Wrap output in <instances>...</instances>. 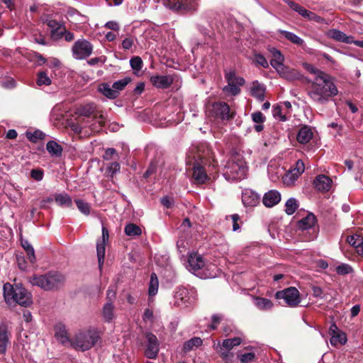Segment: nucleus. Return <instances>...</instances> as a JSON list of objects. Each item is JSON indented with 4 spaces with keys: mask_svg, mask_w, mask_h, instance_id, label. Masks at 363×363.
I'll return each mask as SVG.
<instances>
[{
    "mask_svg": "<svg viewBox=\"0 0 363 363\" xmlns=\"http://www.w3.org/2000/svg\"><path fill=\"white\" fill-rule=\"evenodd\" d=\"M337 94V88L329 74L320 79L319 81L312 82L311 88L308 91V95L311 99L320 105L326 104Z\"/></svg>",
    "mask_w": 363,
    "mask_h": 363,
    "instance_id": "f257e3e1",
    "label": "nucleus"
},
{
    "mask_svg": "<svg viewBox=\"0 0 363 363\" xmlns=\"http://www.w3.org/2000/svg\"><path fill=\"white\" fill-rule=\"evenodd\" d=\"M3 289L5 301L10 307L19 305L24 308H29L33 303L31 292L21 283L13 284L6 283Z\"/></svg>",
    "mask_w": 363,
    "mask_h": 363,
    "instance_id": "f03ea898",
    "label": "nucleus"
},
{
    "mask_svg": "<svg viewBox=\"0 0 363 363\" xmlns=\"http://www.w3.org/2000/svg\"><path fill=\"white\" fill-rule=\"evenodd\" d=\"M101 338L100 332L96 328L90 327L76 334L71 345L74 349L84 352L94 347Z\"/></svg>",
    "mask_w": 363,
    "mask_h": 363,
    "instance_id": "7ed1b4c3",
    "label": "nucleus"
},
{
    "mask_svg": "<svg viewBox=\"0 0 363 363\" xmlns=\"http://www.w3.org/2000/svg\"><path fill=\"white\" fill-rule=\"evenodd\" d=\"M65 280V277L62 274L57 272H49L43 275H33L30 282L33 286L49 291L63 286Z\"/></svg>",
    "mask_w": 363,
    "mask_h": 363,
    "instance_id": "20e7f679",
    "label": "nucleus"
},
{
    "mask_svg": "<svg viewBox=\"0 0 363 363\" xmlns=\"http://www.w3.org/2000/svg\"><path fill=\"white\" fill-rule=\"evenodd\" d=\"M164 7L180 15H193L199 10L200 0H162Z\"/></svg>",
    "mask_w": 363,
    "mask_h": 363,
    "instance_id": "39448f33",
    "label": "nucleus"
},
{
    "mask_svg": "<svg viewBox=\"0 0 363 363\" xmlns=\"http://www.w3.org/2000/svg\"><path fill=\"white\" fill-rule=\"evenodd\" d=\"M206 112L209 117L222 121H229L234 118L235 113L230 110L229 105L224 101L208 102L206 105Z\"/></svg>",
    "mask_w": 363,
    "mask_h": 363,
    "instance_id": "423d86ee",
    "label": "nucleus"
},
{
    "mask_svg": "<svg viewBox=\"0 0 363 363\" xmlns=\"http://www.w3.org/2000/svg\"><path fill=\"white\" fill-rule=\"evenodd\" d=\"M213 156V152L209 145L206 143H201L196 145H192L188 153L186 164L191 165L192 162H200L207 164L210 162Z\"/></svg>",
    "mask_w": 363,
    "mask_h": 363,
    "instance_id": "0eeeda50",
    "label": "nucleus"
},
{
    "mask_svg": "<svg viewBox=\"0 0 363 363\" xmlns=\"http://www.w3.org/2000/svg\"><path fill=\"white\" fill-rule=\"evenodd\" d=\"M225 175L233 179H241L245 177L247 166L242 157L239 155L232 156L225 166Z\"/></svg>",
    "mask_w": 363,
    "mask_h": 363,
    "instance_id": "6e6552de",
    "label": "nucleus"
},
{
    "mask_svg": "<svg viewBox=\"0 0 363 363\" xmlns=\"http://www.w3.org/2000/svg\"><path fill=\"white\" fill-rule=\"evenodd\" d=\"M277 299H283L289 307H296L301 302L300 293L296 287H289L275 294Z\"/></svg>",
    "mask_w": 363,
    "mask_h": 363,
    "instance_id": "1a4fd4ad",
    "label": "nucleus"
},
{
    "mask_svg": "<svg viewBox=\"0 0 363 363\" xmlns=\"http://www.w3.org/2000/svg\"><path fill=\"white\" fill-rule=\"evenodd\" d=\"M93 48V45L87 40L79 39L72 45V55L77 60L86 59L92 54Z\"/></svg>",
    "mask_w": 363,
    "mask_h": 363,
    "instance_id": "9d476101",
    "label": "nucleus"
},
{
    "mask_svg": "<svg viewBox=\"0 0 363 363\" xmlns=\"http://www.w3.org/2000/svg\"><path fill=\"white\" fill-rule=\"evenodd\" d=\"M145 336L147 344L145 354L149 359H155L160 351L159 340L157 336L152 333H147Z\"/></svg>",
    "mask_w": 363,
    "mask_h": 363,
    "instance_id": "9b49d317",
    "label": "nucleus"
},
{
    "mask_svg": "<svg viewBox=\"0 0 363 363\" xmlns=\"http://www.w3.org/2000/svg\"><path fill=\"white\" fill-rule=\"evenodd\" d=\"M192 162V179H194V183L198 184H204L208 179H209L204 168V165L206 164L201 163L200 162Z\"/></svg>",
    "mask_w": 363,
    "mask_h": 363,
    "instance_id": "f8f14e48",
    "label": "nucleus"
},
{
    "mask_svg": "<svg viewBox=\"0 0 363 363\" xmlns=\"http://www.w3.org/2000/svg\"><path fill=\"white\" fill-rule=\"evenodd\" d=\"M329 334L331 336L330 344L333 346L343 345L347 342L346 334L340 331L335 323L330 325Z\"/></svg>",
    "mask_w": 363,
    "mask_h": 363,
    "instance_id": "ddd939ff",
    "label": "nucleus"
},
{
    "mask_svg": "<svg viewBox=\"0 0 363 363\" xmlns=\"http://www.w3.org/2000/svg\"><path fill=\"white\" fill-rule=\"evenodd\" d=\"M11 332L5 323L0 324V353L5 354L11 345Z\"/></svg>",
    "mask_w": 363,
    "mask_h": 363,
    "instance_id": "4468645a",
    "label": "nucleus"
},
{
    "mask_svg": "<svg viewBox=\"0 0 363 363\" xmlns=\"http://www.w3.org/2000/svg\"><path fill=\"white\" fill-rule=\"evenodd\" d=\"M332 179L324 174H319L313 180V186L315 189L319 191H328L331 188Z\"/></svg>",
    "mask_w": 363,
    "mask_h": 363,
    "instance_id": "2eb2a0df",
    "label": "nucleus"
},
{
    "mask_svg": "<svg viewBox=\"0 0 363 363\" xmlns=\"http://www.w3.org/2000/svg\"><path fill=\"white\" fill-rule=\"evenodd\" d=\"M150 80L152 84L157 89H165L173 84V79L167 75H153L151 76Z\"/></svg>",
    "mask_w": 363,
    "mask_h": 363,
    "instance_id": "dca6fc26",
    "label": "nucleus"
},
{
    "mask_svg": "<svg viewBox=\"0 0 363 363\" xmlns=\"http://www.w3.org/2000/svg\"><path fill=\"white\" fill-rule=\"evenodd\" d=\"M242 201L245 206H255L260 201V196L251 189H245L242 195Z\"/></svg>",
    "mask_w": 363,
    "mask_h": 363,
    "instance_id": "f3484780",
    "label": "nucleus"
},
{
    "mask_svg": "<svg viewBox=\"0 0 363 363\" xmlns=\"http://www.w3.org/2000/svg\"><path fill=\"white\" fill-rule=\"evenodd\" d=\"M279 74L281 78L290 82L300 80L303 77L297 69H292L286 66L281 67Z\"/></svg>",
    "mask_w": 363,
    "mask_h": 363,
    "instance_id": "a211bd4d",
    "label": "nucleus"
},
{
    "mask_svg": "<svg viewBox=\"0 0 363 363\" xmlns=\"http://www.w3.org/2000/svg\"><path fill=\"white\" fill-rule=\"evenodd\" d=\"M328 36L335 41L347 44H352L353 42V36L347 35L345 33L337 29L329 30L328 31Z\"/></svg>",
    "mask_w": 363,
    "mask_h": 363,
    "instance_id": "6ab92c4d",
    "label": "nucleus"
},
{
    "mask_svg": "<svg viewBox=\"0 0 363 363\" xmlns=\"http://www.w3.org/2000/svg\"><path fill=\"white\" fill-rule=\"evenodd\" d=\"M281 200L280 194L275 190H271L267 192L262 199L264 205L267 207H272L278 203Z\"/></svg>",
    "mask_w": 363,
    "mask_h": 363,
    "instance_id": "aec40b11",
    "label": "nucleus"
},
{
    "mask_svg": "<svg viewBox=\"0 0 363 363\" xmlns=\"http://www.w3.org/2000/svg\"><path fill=\"white\" fill-rule=\"evenodd\" d=\"M316 223V218L313 213H308L305 218L298 221V227L302 230H311L315 232L314 225Z\"/></svg>",
    "mask_w": 363,
    "mask_h": 363,
    "instance_id": "412c9836",
    "label": "nucleus"
},
{
    "mask_svg": "<svg viewBox=\"0 0 363 363\" xmlns=\"http://www.w3.org/2000/svg\"><path fill=\"white\" fill-rule=\"evenodd\" d=\"M313 133L311 128L304 125L300 128L296 136L297 141L301 144H306L312 139Z\"/></svg>",
    "mask_w": 363,
    "mask_h": 363,
    "instance_id": "4be33fe9",
    "label": "nucleus"
},
{
    "mask_svg": "<svg viewBox=\"0 0 363 363\" xmlns=\"http://www.w3.org/2000/svg\"><path fill=\"white\" fill-rule=\"evenodd\" d=\"M191 269L197 271L204 267L205 262L203 257L197 253L191 254L188 259Z\"/></svg>",
    "mask_w": 363,
    "mask_h": 363,
    "instance_id": "5701e85b",
    "label": "nucleus"
},
{
    "mask_svg": "<svg viewBox=\"0 0 363 363\" xmlns=\"http://www.w3.org/2000/svg\"><path fill=\"white\" fill-rule=\"evenodd\" d=\"M98 90L103 95L110 99H115L119 96V93L117 90H114L113 88L111 87L107 83H102L99 85Z\"/></svg>",
    "mask_w": 363,
    "mask_h": 363,
    "instance_id": "b1692460",
    "label": "nucleus"
},
{
    "mask_svg": "<svg viewBox=\"0 0 363 363\" xmlns=\"http://www.w3.org/2000/svg\"><path fill=\"white\" fill-rule=\"evenodd\" d=\"M114 305L112 300L108 301L102 309V316L105 322L110 323L114 318Z\"/></svg>",
    "mask_w": 363,
    "mask_h": 363,
    "instance_id": "393cba45",
    "label": "nucleus"
},
{
    "mask_svg": "<svg viewBox=\"0 0 363 363\" xmlns=\"http://www.w3.org/2000/svg\"><path fill=\"white\" fill-rule=\"evenodd\" d=\"M252 95L259 101L264 100V86L259 84L257 81L254 82L251 89Z\"/></svg>",
    "mask_w": 363,
    "mask_h": 363,
    "instance_id": "a878e982",
    "label": "nucleus"
},
{
    "mask_svg": "<svg viewBox=\"0 0 363 363\" xmlns=\"http://www.w3.org/2000/svg\"><path fill=\"white\" fill-rule=\"evenodd\" d=\"M46 149L52 156L60 157L62 155V147L54 140H50L48 142Z\"/></svg>",
    "mask_w": 363,
    "mask_h": 363,
    "instance_id": "bb28decb",
    "label": "nucleus"
},
{
    "mask_svg": "<svg viewBox=\"0 0 363 363\" xmlns=\"http://www.w3.org/2000/svg\"><path fill=\"white\" fill-rule=\"evenodd\" d=\"M348 243L357 249L359 255H363V238L357 235L349 236L347 239Z\"/></svg>",
    "mask_w": 363,
    "mask_h": 363,
    "instance_id": "cd10ccee",
    "label": "nucleus"
},
{
    "mask_svg": "<svg viewBox=\"0 0 363 363\" xmlns=\"http://www.w3.org/2000/svg\"><path fill=\"white\" fill-rule=\"evenodd\" d=\"M224 72L225 78L228 84H233L242 86L245 84V79L242 77L236 76L235 72L234 70H225Z\"/></svg>",
    "mask_w": 363,
    "mask_h": 363,
    "instance_id": "c85d7f7f",
    "label": "nucleus"
},
{
    "mask_svg": "<svg viewBox=\"0 0 363 363\" xmlns=\"http://www.w3.org/2000/svg\"><path fill=\"white\" fill-rule=\"evenodd\" d=\"M55 335L57 339H60L62 342L68 340L67 330L65 324L62 323H57L54 327Z\"/></svg>",
    "mask_w": 363,
    "mask_h": 363,
    "instance_id": "c756f323",
    "label": "nucleus"
},
{
    "mask_svg": "<svg viewBox=\"0 0 363 363\" xmlns=\"http://www.w3.org/2000/svg\"><path fill=\"white\" fill-rule=\"evenodd\" d=\"M203 343V340L201 337H194L184 343L183 351L188 352L193 350L194 348L200 347Z\"/></svg>",
    "mask_w": 363,
    "mask_h": 363,
    "instance_id": "7c9ffc66",
    "label": "nucleus"
},
{
    "mask_svg": "<svg viewBox=\"0 0 363 363\" xmlns=\"http://www.w3.org/2000/svg\"><path fill=\"white\" fill-rule=\"evenodd\" d=\"M278 32L286 39H287L291 43H292L296 45H302L304 43L303 39H301L300 37H298L294 33L284 30H279Z\"/></svg>",
    "mask_w": 363,
    "mask_h": 363,
    "instance_id": "2f4dec72",
    "label": "nucleus"
},
{
    "mask_svg": "<svg viewBox=\"0 0 363 363\" xmlns=\"http://www.w3.org/2000/svg\"><path fill=\"white\" fill-rule=\"evenodd\" d=\"M55 200L60 206L72 207V198L67 194H57L55 196Z\"/></svg>",
    "mask_w": 363,
    "mask_h": 363,
    "instance_id": "473e14b6",
    "label": "nucleus"
},
{
    "mask_svg": "<svg viewBox=\"0 0 363 363\" xmlns=\"http://www.w3.org/2000/svg\"><path fill=\"white\" fill-rule=\"evenodd\" d=\"M80 115L88 118L93 116L94 119H97L99 116L96 113V106L94 104L82 106L80 109Z\"/></svg>",
    "mask_w": 363,
    "mask_h": 363,
    "instance_id": "72a5a7b5",
    "label": "nucleus"
},
{
    "mask_svg": "<svg viewBox=\"0 0 363 363\" xmlns=\"http://www.w3.org/2000/svg\"><path fill=\"white\" fill-rule=\"evenodd\" d=\"M303 66L308 72L315 75L314 80L319 81L320 79L324 78V77L328 75V74L317 69L311 64L306 62L303 64Z\"/></svg>",
    "mask_w": 363,
    "mask_h": 363,
    "instance_id": "f704fd0d",
    "label": "nucleus"
},
{
    "mask_svg": "<svg viewBox=\"0 0 363 363\" xmlns=\"http://www.w3.org/2000/svg\"><path fill=\"white\" fill-rule=\"evenodd\" d=\"M255 305L260 310H269L272 308L273 303L268 298L257 296L255 298Z\"/></svg>",
    "mask_w": 363,
    "mask_h": 363,
    "instance_id": "c9c22d12",
    "label": "nucleus"
},
{
    "mask_svg": "<svg viewBox=\"0 0 363 363\" xmlns=\"http://www.w3.org/2000/svg\"><path fill=\"white\" fill-rule=\"evenodd\" d=\"M97 257L99 267L101 269L104 262L105 252H106V243L98 242L96 245Z\"/></svg>",
    "mask_w": 363,
    "mask_h": 363,
    "instance_id": "e433bc0d",
    "label": "nucleus"
},
{
    "mask_svg": "<svg viewBox=\"0 0 363 363\" xmlns=\"http://www.w3.org/2000/svg\"><path fill=\"white\" fill-rule=\"evenodd\" d=\"M159 281L155 273H152L149 284V296H155L158 291Z\"/></svg>",
    "mask_w": 363,
    "mask_h": 363,
    "instance_id": "4c0bfd02",
    "label": "nucleus"
},
{
    "mask_svg": "<svg viewBox=\"0 0 363 363\" xmlns=\"http://www.w3.org/2000/svg\"><path fill=\"white\" fill-rule=\"evenodd\" d=\"M124 231L128 236L130 237L140 235L142 233L141 228L134 223L127 224L125 227Z\"/></svg>",
    "mask_w": 363,
    "mask_h": 363,
    "instance_id": "58836bf2",
    "label": "nucleus"
},
{
    "mask_svg": "<svg viewBox=\"0 0 363 363\" xmlns=\"http://www.w3.org/2000/svg\"><path fill=\"white\" fill-rule=\"evenodd\" d=\"M285 212L288 215H292L298 209V204L294 198H290L285 203Z\"/></svg>",
    "mask_w": 363,
    "mask_h": 363,
    "instance_id": "ea45409f",
    "label": "nucleus"
},
{
    "mask_svg": "<svg viewBox=\"0 0 363 363\" xmlns=\"http://www.w3.org/2000/svg\"><path fill=\"white\" fill-rule=\"evenodd\" d=\"M51 79L45 71H40L38 73L36 83L38 86H48L51 84Z\"/></svg>",
    "mask_w": 363,
    "mask_h": 363,
    "instance_id": "a19ab883",
    "label": "nucleus"
},
{
    "mask_svg": "<svg viewBox=\"0 0 363 363\" xmlns=\"http://www.w3.org/2000/svg\"><path fill=\"white\" fill-rule=\"evenodd\" d=\"M242 340L240 337H236L230 339H225L223 341L222 347L226 350H231L235 346H238L241 344Z\"/></svg>",
    "mask_w": 363,
    "mask_h": 363,
    "instance_id": "79ce46f5",
    "label": "nucleus"
},
{
    "mask_svg": "<svg viewBox=\"0 0 363 363\" xmlns=\"http://www.w3.org/2000/svg\"><path fill=\"white\" fill-rule=\"evenodd\" d=\"M75 203L79 209V211L86 215L88 216L90 213L91 206L89 203L85 202L82 199H76Z\"/></svg>",
    "mask_w": 363,
    "mask_h": 363,
    "instance_id": "37998d69",
    "label": "nucleus"
},
{
    "mask_svg": "<svg viewBox=\"0 0 363 363\" xmlns=\"http://www.w3.org/2000/svg\"><path fill=\"white\" fill-rule=\"evenodd\" d=\"M26 136L28 140L32 143H37L39 140H43L45 137V134L39 130H35L33 133L26 132Z\"/></svg>",
    "mask_w": 363,
    "mask_h": 363,
    "instance_id": "c03bdc74",
    "label": "nucleus"
},
{
    "mask_svg": "<svg viewBox=\"0 0 363 363\" xmlns=\"http://www.w3.org/2000/svg\"><path fill=\"white\" fill-rule=\"evenodd\" d=\"M299 176L300 174L292 170L285 174L283 177V182L288 186L293 185Z\"/></svg>",
    "mask_w": 363,
    "mask_h": 363,
    "instance_id": "a18cd8bd",
    "label": "nucleus"
},
{
    "mask_svg": "<svg viewBox=\"0 0 363 363\" xmlns=\"http://www.w3.org/2000/svg\"><path fill=\"white\" fill-rule=\"evenodd\" d=\"M131 82L130 77H125L122 79L118 80L115 82L113 85L112 88L114 89V90H117L119 93L120 91H122L124 89V88Z\"/></svg>",
    "mask_w": 363,
    "mask_h": 363,
    "instance_id": "49530a36",
    "label": "nucleus"
},
{
    "mask_svg": "<svg viewBox=\"0 0 363 363\" xmlns=\"http://www.w3.org/2000/svg\"><path fill=\"white\" fill-rule=\"evenodd\" d=\"M95 122L91 125V129L95 132H99L105 125V120L104 116L100 114L97 119H94Z\"/></svg>",
    "mask_w": 363,
    "mask_h": 363,
    "instance_id": "de8ad7c7",
    "label": "nucleus"
},
{
    "mask_svg": "<svg viewBox=\"0 0 363 363\" xmlns=\"http://www.w3.org/2000/svg\"><path fill=\"white\" fill-rule=\"evenodd\" d=\"M175 298L180 300L182 303L186 304L189 303V297L188 296V291L186 289H180L175 294Z\"/></svg>",
    "mask_w": 363,
    "mask_h": 363,
    "instance_id": "09e8293b",
    "label": "nucleus"
},
{
    "mask_svg": "<svg viewBox=\"0 0 363 363\" xmlns=\"http://www.w3.org/2000/svg\"><path fill=\"white\" fill-rule=\"evenodd\" d=\"M131 68L135 71H140L143 68V62L140 57L134 56L130 60Z\"/></svg>",
    "mask_w": 363,
    "mask_h": 363,
    "instance_id": "8fccbe9b",
    "label": "nucleus"
},
{
    "mask_svg": "<svg viewBox=\"0 0 363 363\" xmlns=\"http://www.w3.org/2000/svg\"><path fill=\"white\" fill-rule=\"evenodd\" d=\"M289 5L294 11L298 12L304 18H306L307 14H308V10L296 2L290 1Z\"/></svg>",
    "mask_w": 363,
    "mask_h": 363,
    "instance_id": "3c124183",
    "label": "nucleus"
},
{
    "mask_svg": "<svg viewBox=\"0 0 363 363\" xmlns=\"http://www.w3.org/2000/svg\"><path fill=\"white\" fill-rule=\"evenodd\" d=\"M47 26L52 28L51 35H54L57 32V28H61V26L59 22L54 19H50L48 17L44 21Z\"/></svg>",
    "mask_w": 363,
    "mask_h": 363,
    "instance_id": "603ef678",
    "label": "nucleus"
},
{
    "mask_svg": "<svg viewBox=\"0 0 363 363\" xmlns=\"http://www.w3.org/2000/svg\"><path fill=\"white\" fill-rule=\"evenodd\" d=\"M43 177L44 171L40 168L33 169L30 171V177L37 182L43 180Z\"/></svg>",
    "mask_w": 363,
    "mask_h": 363,
    "instance_id": "864d4df0",
    "label": "nucleus"
},
{
    "mask_svg": "<svg viewBox=\"0 0 363 363\" xmlns=\"http://www.w3.org/2000/svg\"><path fill=\"white\" fill-rule=\"evenodd\" d=\"M336 272L340 275H346L352 272V268L349 264H342L337 267Z\"/></svg>",
    "mask_w": 363,
    "mask_h": 363,
    "instance_id": "5fc2aeb1",
    "label": "nucleus"
},
{
    "mask_svg": "<svg viewBox=\"0 0 363 363\" xmlns=\"http://www.w3.org/2000/svg\"><path fill=\"white\" fill-rule=\"evenodd\" d=\"M241 363H251L255 360L254 352L245 353L239 356Z\"/></svg>",
    "mask_w": 363,
    "mask_h": 363,
    "instance_id": "6e6d98bb",
    "label": "nucleus"
},
{
    "mask_svg": "<svg viewBox=\"0 0 363 363\" xmlns=\"http://www.w3.org/2000/svg\"><path fill=\"white\" fill-rule=\"evenodd\" d=\"M255 62L256 64L262 66L264 68H267L269 67L267 59L262 54L257 53L255 55Z\"/></svg>",
    "mask_w": 363,
    "mask_h": 363,
    "instance_id": "4d7b16f0",
    "label": "nucleus"
},
{
    "mask_svg": "<svg viewBox=\"0 0 363 363\" xmlns=\"http://www.w3.org/2000/svg\"><path fill=\"white\" fill-rule=\"evenodd\" d=\"M272 114L274 118H279L281 121H286V117L285 115L282 114L281 107L280 106L277 105L273 107Z\"/></svg>",
    "mask_w": 363,
    "mask_h": 363,
    "instance_id": "13d9d810",
    "label": "nucleus"
},
{
    "mask_svg": "<svg viewBox=\"0 0 363 363\" xmlns=\"http://www.w3.org/2000/svg\"><path fill=\"white\" fill-rule=\"evenodd\" d=\"M121 165L117 162H111L109 166L108 167V172L110 174V176L111 177H113V176L120 171Z\"/></svg>",
    "mask_w": 363,
    "mask_h": 363,
    "instance_id": "bf43d9fd",
    "label": "nucleus"
},
{
    "mask_svg": "<svg viewBox=\"0 0 363 363\" xmlns=\"http://www.w3.org/2000/svg\"><path fill=\"white\" fill-rule=\"evenodd\" d=\"M252 119L256 123H262L265 121V116L261 111H256L252 113Z\"/></svg>",
    "mask_w": 363,
    "mask_h": 363,
    "instance_id": "052dcab7",
    "label": "nucleus"
},
{
    "mask_svg": "<svg viewBox=\"0 0 363 363\" xmlns=\"http://www.w3.org/2000/svg\"><path fill=\"white\" fill-rule=\"evenodd\" d=\"M238 84H230L228 86H225L223 90L230 92L233 95L235 96L240 93V89L238 87Z\"/></svg>",
    "mask_w": 363,
    "mask_h": 363,
    "instance_id": "680f3d73",
    "label": "nucleus"
},
{
    "mask_svg": "<svg viewBox=\"0 0 363 363\" xmlns=\"http://www.w3.org/2000/svg\"><path fill=\"white\" fill-rule=\"evenodd\" d=\"M114 155L118 157L116 150L114 148H108L105 150L103 157L105 160H110L113 159Z\"/></svg>",
    "mask_w": 363,
    "mask_h": 363,
    "instance_id": "e2e57ef3",
    "label": "nucleus"
},
{
    "mask_svg": "<svg viewBox=\"0 0 363 363\" xmlns=\"http://www.w3.org/2000/svg\"><path fill=\"white\" fill-rule=\"evenodd\" d=\"M311 290L313 296L316 298H323V291L320 286H312Z\"/></svg>",
    "mask_w": 363,
    "mask_h": 363,
    "instance_id": "0e129e2a",
    "label": "nucleus"
},
{
    "mask_svg": "<svg viewBox=\"0 0 363 363\" xmlns=\"http://www.w3.org/2000/svg\"><path fill=\"white\" fill-rule=\"evenodd\" d=\"M305 169V165L302 160H298L296 162V167L293 169V171L298 173V174H301Z\"/></svg>",
    "mask_w": 363,
    "mask_h": 363,
    "instance_id": "69168bd1",
    "label": "nucleus"
},
{
    "mask_svg": "<svg viewBox=\"0 0 363 363\" xmlns=\"http://www.w3.org/2000/svg\"><path fill=\"white\" fill-rule=\"evenodd\" d=\"M16 261L18 264V267L20 269L24 271L27 268V262L26 261V259L23 256H18L16 257Z\"/></svg>",
    "mask_w": 363,
    "mask_h": 363,
    "instance_id": "338daca9",
    "label": "nucleus"
},
{
    "mask_svg": "<svg viewBox=\"0 0 363 363\" xmlns=\"http://www.w3.org/2000/svg\"><path fill=\"white\" fill-rule=\"evenodd\" d=\"M133 38H126L122 42V47L124 50H130L133 45Z\"/></svg>",
    "mask_w": 363,
    "mask_h": 363,
    "instance_id": "774afa93",
    "label": "nucleus"
}]
</instances>
